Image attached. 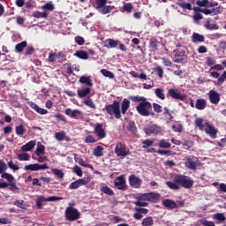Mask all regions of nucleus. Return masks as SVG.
Instances as JSON below:
<instances>
[{"label": "nucleus", "mask_w": 226, "mask_h": 226, "mask_svg": "<svg viewBox=\"0 0 226 226\" xmlns=\"http://www.w3.org/2000/svg\"><path fill=\"white\" fill-rule=\"evenodd\" d=\"M74 56L76 57H89V56H94V50L89 49L88 51L78 50Z\"/></svg>", "instance_id": "23"}, {"label": "nucleus", "mask_w": 226, "mask_h": 226, "mask_svg": "<svg viewBox=\"0 0 226 226\" xmlns=\"http://www.w3.org/2000/svg\"><path fill=\"white\" fill-rule=\"evenodd\" d=\"M136 200L152 202L156 204L160 200V194L156 192L140 193L136 197Z\"/></svg>", "instance_id": "4"}, {"label": "nucleus", "mask_w": 226, "mask_h": 226, "mask_svg": "<svg viewBox=\"0 0 226 226\" xmlns=\"http://www.w3.org/2000/svg\"><path fill=\"white\" fill-rule=\"evenodd\" d=\"M153 109H154V112H155L156 114H162V112H163V107H162V105L154 102L153 104Z\"/></svg>", "instance_id": "50"}, {"label": "nucleus", "mask_w": 226, "mask_h": 226, "mask_svg": "<svg viewBox=\"0 0 226 226\" xmlns=\"http://www.w3.org/2000/svg\"><path fill=\"white\" fill-rule=\"evenodd\" d=\"M162 206L170 210L177 209V207H179V206L177 205V203H176V201L170 199L163 200Z\"/></svg>", "instance_id": "17"}, {"label": "nucleus", "mask_w": 226, "mask_h": 226, "mask_svg": "<svg viewBox=\"0 0 226 226\" xmlns=\"http://www.w3.org/2000/svg\"><path fill=\"white\" fill-rule=\"evenodd\" d=\"M159 147H162V149H169V147H170V143L167 142L165 139H162L159 143Z\"/></svg>", "instance_id": "59"}, {"label": "nucleus", "mask_w": 226, "mask_h": 226, "mask_svg": "<svg viewBox=\"0 0 226 226\" xmlns=\"http://www.w3.org/2000/svg\"><path fill=\"white\" fill-rule=\"evenodd\" d=\"M72 171L74 172V174H76L79 177H82L83 176V172H82V169H80V167L79 165H75L72 169Z\"/></svg>", "instance_id": "54"}, {"label": "nucleus", "mask_w": 226, "mask_h": 226, "mask_svg": "<svg viewBox=\"0 0 226 226\" xmlns=\"http://www.w3.org/2000/svg\"><path fill=\"white\" fill-rule=\"evenodd\" d=\"M94 133L99 139H105L107 137V132L103 129V124H96L94 127Z\"/></svg>", "instance_id": "16"}, {"label": "nucleus", "mask_w": 226, "mask_h": 226, "mask_svg": "<svg viewBox=\"0 0 226 226\" xmlns=\"http://www.w3.org/2000/svg\"><path fill=\"white\" fill-rule=\"evenodd\" d=\"M43 202H46L45 196H40L36 200V206L38 209H41V206H43Z\"/></svg>", "instance_id": "56"}, {"label": "nucleus", "mask_w": 226, "mask_h": 226, "mask_svg": "<svg viewBox=\"0 0 226 226\" xmlns=\"http://www.w3.org/2000/svg\"><path fill=\"white\" fill-rule=\"evenodd\" d=\"M167 96H170L173 100H180L181 102H185L186 100V94H181V91L177 88L169 89Z\"/></svg>", "instance_id": "9"}, {"label": "nucleus", "mask_w": 226, "mask_h": 226, "mask_svg": "<svg viewBox=\"0 0 226 226\" xmlns=\"http://www.w3.org/2000/svg\"><path fill=\"white\" fill-rule=\"evenodd\" d=\"M166 185L170 190H179L181 188L179 182H177V176L175 177L174 182L168 181Z\"/></svg>", "instance_id": "20"}, {"label": "nucleus", "mask_w": 226, "mask_h": 226, "mask_svg": "<svg viewBox=\"0 0 226 226\" xmlns=\"http://www.w3.org/2000/svg\"><path fill=\"white\" fill-rule=\"evenodd\" d=\"M35 154H37V156H41V154H45V146L38 143L37 148L35 150Z\"/></svg>", "instance_id": "42"}, {"label": "nucleus", "mask_w": 226, "mask_h": 226, "mask_svg": "<svg viewBox=\"0 0 226 226\" xmlns=\"http://www.w3.org/2000/svg\"><path fill=\"white\" fill-rule=\"evenodd\" d=\"M206 107H207V101L206 99L200 98L196 100L195 109L197 110H204Z\"/></svg>", "instance_id": "22"}, {"label": "nucleus", "mask_w": 226, "mask_h": 226, "mask_svg": "<svg viewBox=\"0 0 226 226\" xmlns=\"http://www.w3.org/2000/svg\"><path fill=\"white\" fill-rule=\"evenodd\" d=\"M4 66H9V68H15V61L8 58L3 59Z\"/></svg>", "instance_id": "44"}, {"label": "nucleus", "mask_w": 226, "mask_h": 226, "mask_svg": "<svg viewBox=\"0 0 226 226\" xmlns=\"http://www.w3.org/2000/svg\"><path fill=\"white\" fill-rule=\"evenodd\" d=\"M103 147L102 146H97L94 149V156H97V157H102L103 156Z\"/></svg>", "instance_id": "39"}, {"label": "nucleus", "mask_w": 226, "mask_h": 226, "mask_svg": "<svg viewBox=\"0 0 226 226\" xmlns=\"http://www.w3.org/2000/svg\"><path fill=\"white\" fill-rule=\"evenodd\" d=\"M144 132L146 133V135H158L159 133H162V127L156 124H153L149 127H146L144 129Z\"/></svg>", "instance_id": "13"}, {"label": "nucleus", "mask_w": 226, "mask_h": 226, "mask_svg": "<svg viewBox=\"0 0 226 226\" xmlns=\"http://www.w3.org/2000/svg\"><path fill=\"white\" fill-rule=\"evenodd\" d=\"M90 94H91V88L89 87H85L78 90V96L79 98H86V96H88Z\"/></svg>", "instance_id": "31"}, {"label": "nucleus", "mask_w": 226, "mask_h": 226, "mask_svg": "<svg viewBox=\"0 0 226 226\" xmlns=\"http://www.w3.org/2000/svg\"><path fill=\"white\" fill-rule=\"evenodd\" d=\"M177 183H179L183 188L190 189L193 186V180L190 179L187 176L177 175Z\"/></svg>", "instance_id": "8"}, {"label": "nucleus", "mask_w": 226, "mask_h": 226, "mask_svg": "<svg viewBox=\"0 0 226 226\" xmlns=\"http://www.w3.org/2000/svg\"><path fill=\"white\" fill-rule=\"evenodd\" d=\"M115 154H117V156H122V158H126V156H130L132 153L130 149L126 147L125 144L118 142L115 147Z\"/></svg>", "instance_id": "6"}, {"label": "nucleus", "mask_w": 226, "mask_h": 226, "mask_svg": "<svg viewBox=\"0 0 226 226\" xmlns=\"http://www.w3.org/2000/svg\"><path fill=\"white\" fill-rule=\"evenodd\" d=\"M185 161V167L190 170H197V167H202L199 158L195 157L194 155L186 156Z\"/></svg>", "instance_id": "5"}, {"label": "nucleus", "mask_w": 226, "mask_h": 226, "mask_svg": "<svg viewBox=\"0 0 226 226\" xmlns=\"http://www.w3.org/2000/svg\"><path fill=\"white\" fill-rule=\"evenodd\" d=\"M14 206H17V207H19L20 209H26V207H27V204H26V201L23 200H15Z\"/></svg>", "instance_id": "43"}, {"label": "nucleus", "mask_w": 226, "mask_h": 226, "mask_svg": "<svg viewBox=\"0 0 226 226\" xmlns=\"http://www.w3.org/2000/svg\"><path fill=\"white\" fill-rule=\"evenodd\" d=\"M26 47H27V41H23L18 43L15 49L18 52H24V49H26Z\"/></svg>", "instance_id": "41"}, {"label": "nucleus", "mask_w": 226, "mask_h": 226, "mask_svg": "<svg viewBox=\"0 0 226 226\" xmlns=\"http://www.w3.org/2000/svg\"><path fill=\"white\" fill-rule=\"evenodd\" d=\"M154 93L157 98H159L160 100H165V94H163V88H156Z\"/></svg>", "instance_id": "49"}, {"label": "nucleus", "mask_w": 226, "mask_h": 226, "mask_svg": "<svg viewBox=\"0 0 226 226\" xmlns=\"http://www.w3.org/2000/svg\"><path fill=\"white\" fill-rule=\"evenodd\" d=\"M64 137H66V132L64 131L55 133V139L59 142H61L62 140H64Z\"/></svg>", "instance_id": "48"}, {"label": "nucleus", "mask_w": 226, "mask_h": 226, "mask_svg": "<svg viewBox=\"0 0 226 226\" xmlns=\"http://www.w3.org/2000/svg\"><path fill=\"white\" fill-rule=\"evenodd\" d=\"M96 10L103 8L107 4V0H95Z\"/></svg>", "instance_id": "58"}, {"label": "nucleus", "mask_w": 226, "mask_h": 226, "mask_svg": "<svg viewBox=\"0 0 226 226\" xmlns=\"http://www.w3.org/2000/svg\"><path fill=\"white\" fill-rule=\"evenodd\" d=\"M161 40L162 38L160 37H152L149 41V47L154 50H158V46L160 45Z\"/></svg>", "instance_id": "25"}, {"label": "nucleus", "mask_w": 226, "mask_h": 226, "mask_svg": "<svg viewBox=\"0 0 226 226\" xmlns=\"http://www.w3.org/2000/svg\"><path fill=\"white\" fill-rule=\"evenodd\" d=\"M113 10H116V7L114 5H104L101 9H99L98 11L102 15H108V13H110Z\"/></svg>", "instance_id": "24"}, {"label": "nucleus", "mask_w": 226, "mask_h": 226, "mask_svg": "<svg viewBox=\"0 0 226 226\" xmlns=\"http://www.w3.org/2000/svg\"><path fill=\"white\" fill-rule=\"evenodd\" d=\"M200 222L203 226H216L213 221L200 220Z\"/></svg>", "instance_id": "64"}, {"label": "nucleus", "mask_w": 226, "mask_h": 226, "mask_svg": "<svg viewBox=\"0 0 226 226\" xmlns=\"http://www.w3.org/2000/svg\"><path fill=\"white\" fill-rule=\"evenodd\" d=\"M222 5H219L218 7H213L212 9L205 8V15H212V17H215V15H220L222 13Z\"/></svg>", "instance_id": "18"}, {"label": "nucleus", "mask_w": 226, "mask_h": 226, "mask_svg": "<svg viewBox=\"0 0 226 226\" xmlns=\"http://www.w3.org/2000/svg\"><path fill=\"white\" fill-rule=\"evenodd\" d=\"M65 217L69 222H75L80 218V212L77 208L69 207L65 210Z\"/></svg>", "instance_id": "7"}, {"label": "nucleus", "mask_w": 226, "mask_h": 226, "mask_svg": "<svg viewBox=\"0 0 226 226\" xmlns=\"http://www.w3.org/2000/svg\"><path fill=\"white\" fill-rule=\"evenodd\" d=\"M24 169L25 170H32V171L45 170L49 169V165L34 163V164L26 165Z\"/></svg>", "instance_id": "15"}, {"label": "nucleus", "mask_w": 226, "mask_h": 226, "mask_svg": "<svg viewBox=\"0 0 226 226\" xmlns=\"http://www.w3.org/2000/svg\"><path fill=\"white\" fill-rule=\"evenodd\" d=\"M15 130H16V135L22 136L26 133V127H24V125L22 124L16 126Z\"/></svg>", "instance_id": "47"}, {"label": "nucleus", "mask_w": 226, "mask_h": 226, "mask_svg": "<svg viewBox=\"0 0 226 226\" xmlns=\"http://www.w3.org/2000/svg\"><path fill=\"white\" fill-rule=\"evenodd\" d=\"M84 105H87V107H89L90 109H93L94 110H96V104H94V102H93V99L90 97L85 99L83 101Z\"/></svg>", "instance_id": "35"}, {"label": "nucleus", "mask_w": 226, "mask_h": 226, "mask_svg": "<svg viewBox=\"0 0 226 226\" xmlns=\"http://www.w3.org/2000/svg\"><path fill=\"white\" fill-rule=\"evenodd\" d=\"M136 110L143 117H156V113L153 111V105L147 101L141 102L136 106Z\"/></svg>", "instance_id": "2"}, {"label": "nucleus", "mask_w": 226, "mask_h": 226, "mask_svg": "<svg viewBox=\"0 0 226 226\" xmlns=\"http://www.w3.org/2000/svg\"><path fill=\"white\" fill-rule=\"evenodd\" d=\"M29 158H31V156H29L28 154L26 153L19 154L18 155V160H19V162H28Z\"/></svg>", "instance_id": "55"}, {"label": "nucleus", "mask_w": 226, "mask_h": 226, "mask_svg": "<svg viewBox=\"0 0 226 226\" xmlns=\"http://www.w3.org/2000/svg\"><path fill=\"white\" fill-rule=\"evenodd\" d=\"M1 177H3V179H6L8 181V183H13L15 177H13V175L10 174V173H1Z\"/></svg>", "instance_id": "45"}, {"label": "nucleus", "mask_w": 226, "mask_h": 226, "mask_svg": "<svg viewBox=\"0 0 226 226\" xmlns=\"http://www.w3.org/2000/svg\"><path fill=\"white\" fill-rule=\"evenodd\" d=\"M100 191L102 193H105V195H109V197H113V195H114V191L110 187H109V185H106L105 184L100 185Z\"/></svg>", "instance_id": "21"}, {"label": "nucleus", "mask_w": 226, "mask_h": 226, "mask_svg": "<svg viewBox=\"0 0 226 226\" xmlns=\"http://www.w3.org/2000/svg\"><path fill=\"white\" fill-rule=\"evenodd\" d=\"M66 116H69V117H72V119H77V117H79V116H80L82 114V112H80V110L79 109H72L70 108L66 109L64 111Z\"/></svg>", "instance_id": "19"}, {"label": "nucleus", "mask_w": 226, "mask_h": 226, "mask_svg": "<svg viewBox=\"0 0 226 226\" xmlns=\"http://www.w3.org/2000/svg\"><path fill=\"white\" fill-rule=\"evenodd\" d=\"M51 172H52V174L56 176V177H58V179H63L64 177V172H63L62 170L54 168L51 170Z\"/></svg>", "instance_id": "38"}, {"label": "nucleus", "mask_w": 226, "mask_h": 226, "mask_svg": "<svg viewBox=\"0 0 226 226\" xmlns=\"http://www.w3.org/2000/svg\"><path fill=\"white\" fill-rule=\"evenodd\" d=\"M226 79V72L224 71L221 77L218 78L217 79V86H222L225 82Z\"/></svg>", "instance_id": "61"}, {"label": "nucleus", "mask_w": 226, "mask_h": 226, "mask_svg": "<svg viewBox=\"0 0 226 226\" xmlns=\"http://www.w3.org/2000/svg\"><path fill=\"white\" fill-rule=\"evenodd\" d=\"M41 8L43 10H48L49 11H54L55 10L54 4H52V2L45 4Z\"/></svg>", "instance_id": "57"}, {"label": "nucleus", "mask_w": 226, "mask_h": 226, "mask_svg": "<svg viewBox=\"0 0 226 226\" xmlns=\"http://www.w3.org/2000/svg\"><path fill=\"white\" fill-rule=\"evenodd\" d=\"M80 84H86L88 87H93V79H91V76H81L79 78Z\"/></svg>", "instance_id": "26"}, {"label": "nucleus", "mask_w": 226, "mask_h": 226, "mask_svg": "<svg viewBox=\"0 0 226 226\" xmlns=\"http://www.w3.org/2000/svg\"><path fill=\"white\" fill-rule=\"evenodd\" d=\"M119 40L107 39L106 43H108L109 49H117L119 47Z\"/></svg>", "instance_id": "32"}, {"label": "nucleus", "mask_w": 226, "mask_h": 226, "mask_svg": "<svg viewBox=\"0 0 226 226\" xmlns=\"http://www.w3.org/2000/svg\"><path fill=\"white\" fill-rule=\"evenodd\" d=\"M129 185L132 186V188L139 189L140 186H142V179L137 175H130L129 176Z\"/></svg>", "instance_id": "12"}, {"label": "nucleus", "mask_w": 226, "mask_h": 226, "mask_svg": "<svg viewBox=\"0 0 226 226\" xmlns=\"http://www.w3.org/2000/svg\"><path fill=\"white\" fill-rule=\"evenodd\" d=\"M105 110L109 116H115L116 119H121V104L117 101H114L112 104L105 107Z\"/></svg>", "instance_id": "3"}, {"label": "nucleus", "mask_w": 226, "mask_h": 226, "mask_svg": "<svg viewBox=\"0 0 226 226\" xmlns=\"http://www.w3.org/2000/svg\"><path fill=\"white\" fill-rule=\"evenodd\" d=\"M206 29H208V31H216L219 29L218 25L216 24H211L210 20H207L205 23Z\"/></svg>", "instance_id": "37"}, {"label": "nucleus", "mask_w": 226, "mask_h": 226, "mask_svg": "<svg viewBox=\"0 0 226 226\" xmlns=\"http://www.w3.org/2000/svg\"><path fill=\"white\" fill-rule=\"evenodd\" d=\"M90 181H91V177L80 178L71 183L69 185V188L70 190H78V188H80V186H86V185H89Z\"/></svg>", "instance_id": "11"}, {"label": "nucleus", "mask_w": 226, "mask_h": 226, "mask_svg": "<svg viewBox=\"0 0 226 226\" xmlns=\"http://www.w3.org/2000/svg\"><path fill=\"white\" fill-rule=\"evenodd\" d=\"M5 170H8V164L4 162V160L0 159V174L4 173Z\"/></svg>", "instance_id": "53"}, {"label": "nucleus", "mask_w": 226, "mask_h": 226, "mask_svg": "<svg viewBox=\"0 0 226 226\" xmlns=\"http://www.w3.org/2000/svg\"><path fill=\"white\" fill-rule=\"evenodd\" d=\"M215 220H217L218 222H225L226 217L222 213H217L214 215Z\"/></svg>", "instance_id": "60"}, {"label": "nucleus", "mask_w": 226, "mask_h": 226, "mask_svg": "<svg viewBox=\"0 0 226 226\" xmlns=\"http://www.w3.org/2000/svg\"><path fill=\"white\" fill-rule=\"evenodd\" d=\"M141 225L142 226H153V225H154V220H153V217H151V216H147L141 222Z\"/></svg>", "instance_id": "34"}, {"label": "nucleus", "mask_w": 226, "mask_h": 226, "mask_svg": "<svg viewBox=\"0 0 226 226\" xmlns=\"http://www.w3.org/2000/svg\"><path fill=\"white\" fill-rule=\"evenodd\" d=\"M173 52L176 57H185V51L183 49H175Z\"/></svg>", "instance_id": "62"}, {"label": "nucleus", "mask_w": 226, "mask_h": 226, "mask_svg": "<svg viewBox=\"0 0 226 226\" xmlns=\"http://www.w3.org/2000/svg\"><path fill=\"white\" fill-rule=\"evenodd\" d=\"M114 185L117 190L126 192V190H128V185H126V178L124 177V175L118 176L114 180Z\"/></svg>", "instance_id": "10"}, {"label": "nucleus", "mask_w": 226, "mask_h": 226, "mask_svg": "<svg viewBox=\"0 0 226 226\" xmlns=\"http://www.w3.org/2000/svg\"><path fill=\"white\" fill-rule=\"evenodd\" d=\"M123 10L127 13H132V10H133V4H132V3L124 2Z\"/></svg>", "instance_id": "51"}, {"label": "nucleus", "mask_w": 226, "mask_h": 226, "mask_svg": "<svg viewBox=\"0 0 226 226\" xmlns=\"http://www.w3.org/2000/svg\"><path fill=\"white\" fill-rule=\"evenodd\" d=\"M128 109H130V100L124 98L121 104V113L126 114V112H128Z\"/></svg>", "instance_id": "30"}, {"label": "nucleus", "mask_w": 226, "mask_h": 226, "mask_svg": "<svg viewBox=\"0 0 226 226\" xmlns=\"http://www.w3.org/2000/svg\"><path fill=\"white\" fill-rule=\"evenodd\" d=\"M30 107L35 110V112H38V114H41V116H45V114H49V110L40 108L36 103L33 102Z\"/></svg>", "instance_id": "29"}, {"label": "nucleus", "mask_w": 226, "mask_h": 226, "mask_svg": "<svg viewBox=\"0 0 226 226\" xmlns=\"http://www.w3.org/2000/svg\"><path fill=\"white\" fill-rule=\"evenodd\" d=\"M194 124L201 132H205L211 139H216L218 130L209 123H204V118L198 117L195 119Z\"/></svg>", "instance_id": "1"}, {"label": "nucleus", "mask_w": 226, "mask_h": 226, "mask_svg": "<svg viewBox=\"0 0 226 226\" xmlns=\"http://www.w3.org/2000/svg\"><path fill=\"white\" fill-rule=\"evenodd\" d=\"M177 4L179 6V8H182V10H189V11H192V7L190 3L186 2H177Z\"/></svg>", "instance_id": "36"}, {"label": "nucleus", "mask_w": 226, "mask_h": 226, "mask_svg": "<svg viewBox=\"0 0 226 226\" xmlns=\"http://www.w3.org/2000/svg\"><path fill=\"white\" fill-rule=\"evenodd\" d=\"M101 73L104 76V77H108V79H114V74L112 73V72L107 70V69H102L101 70Z\"/></svg>", "instance_id": "52"}, {"label": "nucleus", "mask_w": 226, "mask_h": 226, "mask_svg": "<svg viewBox=\"0 0 226 226\" xmlns=\"http://www.w3.org/2000/svg\"><path fill=\"white\" fill-rule=\"evenodd\" d=\"M142 144V148L143 149H147V147H151V146H153V144H154V141L153 139H145L141 142Z\"/></svg>", "instance_id": "46"}, {"label": "nucleus", "mask_w": 226, "mask_h": 226, "mask_svg": "<svg viewBox=\"0 0 226 226\" xmlns=\"http://www.w3.org/2000/svg\"><path fill=\"white\" fill-rule=\"evenodd\" d=\"M208 98H209L210 103H213L214 105H218L220 103V100H221L220 93L215 90H210L208 92Z\"/></svg>", "instance_id": "14"}, {"label": "nucleus", "mask_w": 226, "mask_h": 226, "mask_svg": "<svg viewBox=\"0 0 226 226\" xmlns=\"http://www.w3.org/2000/svg\"><path fill=\"white\" fill-rule=\"evenodd\" d=\"M130 99L132 101V102H146L147 99H146L145 97H142V96H132L130 97Z\"/></svg>", "instance_id": "63"}, {"label": "nucleus", "mask_w": 226, "mask_h": 226, "mask_svg": "<svg viewBox=\"0 0 226 226\" xmlns=\"http://www.w3.org/2000/svg\"><path fill=\"white\" fill-rule=\"evenodd\" d=\"M34 146H36V142L34 140H31V141L27 142L26 144H25L21 147V150L25 153L27 151H33V149H34Z\"/></svg>", "instance_id": "27"}, {"label": "nucleus", "mask_w": 226, "mask_h": 226, "mask_svg": "<svg viewBox=\"0 0 226 226\" xmlns=\"http://www.w3.org/2000/svg\"><path fill=\"white\" fill-rule=\"evenodd\" d=\"M125 128L128 132L133 133V135L137 133V126L135 125V122L133 121L127 122V124H125Z\"/></svg>", "instance_id": "28"}, {"label": "nucleus", "mask_w": 226, "mask_h": 226, "mask_svg": "<svg viewBox=\"0 0 226 226\" xmlns=\"http://www.w3.org/2000/svg\"><path fill=\"white\" fill-rule=\"evenodd\" d=\"M75 162H77V163H79V165H81L82 167H86L87 169H93V165L86 162L85 160L82 158L75 159Z\"/></svg>", "instance_id": "40"}, {"label": "nucleus", "mask_w": 226, "mask_h": 226, "mask_svg": "<svg viewBox=\"0 0 226 226\" xmlns=\"http://www.w3.org/2000/svg\"><path fill=\"white\" fill-rule=\"evenodd\" d=\"M204 41H205L204 35L198 34V33L192 34V42L193 43H197V42L202 43Z\"/></svg>", "instance_id": "33"}]
</instances>
